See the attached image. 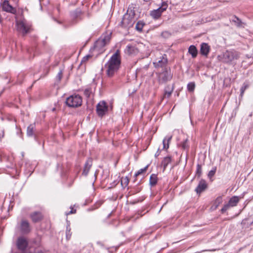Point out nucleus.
<instances>
[{
	"label": "nucleus",
	"instance_id": "19",
	"mask_svg": "<svg viewBox=\"0 0 253 253\" xmlns=\"http://www.w3.org/2000/svg\"><path fill=\"white\" fill-rule=\"evenodd\" d=\"M92 160L91 159H88V160L86 161L85 165L84 168V171L83 174H87L89 172V170L92 166Z\"/></svg>",
	"mask_w": 253,
	"mask_h": 253
},
{
	"label": "nucleus",
	"instance_id": "23",
	"mask_svg": "<svg viewBox=\"0 0 253 253\" xmlns=\"http://www.w3.org/2000/svg\"><path fill=\"white\" fill-rule=\"evenodd\" d=\"M232 20L238 27H242L243 22L237 16H234Z\"/></svg>",
	"mask_w": 253,
	"mask_h": 253
},
{
	"label": "nucleus",
	"instance_id": "46",
	"mask_svg": "<svg viewBox=\"0 0 253 253\" xmlns=\"http://www.w3.org/2000/svg\"><path fill=\"white\" fill-rule=\"evenodd\" d=\"M12 0L15 2L16 4H17L19 2V0Z\"/></svg>",
	"mask_w": 253,
	"mask_h": 253
},
{
	"label": "nucleus",
	"instance_id": "25",
	"mask_svg": "<svg viewBox=\"0 0 253 253\" xmlns=\"http://www.w3.org/2000/svg\"><path fill=\"white\" fill-rule=\"evenodd\" d=\"M158 180L157 175H151L150 177V184L154 186L156 184Z\"/></svg>",
	"mask_w": 253,
	"mask_h": 253
},
{
	"label": "nucleus",
	"instance_id": "49",
	"mask_svg": "<svg viewBox=\"0 0 253 253\" xmlns=\"http://www.w3.org/2000/svg\"><path fill=\"white\" fill-rule=\"evenodd\" d=\"M208 175L209 176L210 178L211 179V177L212 176H213L214 175L211 174V175Z\"/></svg>",
	"mask_w": 253,
	"mask_h": 253
},
{
	"label": "nucleus",
	"instance_id": "41",
	"mask_svg": "<svg viewBox=\"0 0 253 253\" xmlns=\"http://www.w3.org/2000/svg\"><path fill=\"white\" fill-rule=\"evenodd\" d=\"M63 76V72L62 70H60V72L58 73L57 75V78L58 79V80L60 81Z\"/></svg>",
	"mask_w": 253,
	"mask_h": 253
},
{
	"label": "nucleus",
	"instance_id": "35",
	"mask_svg": "<svg viewBox=\"0 0 253 253\" xmlns=\"http://www.w3.org/2000/svg\"><path fill=\"white\" fill-rule=\"evenodd\" d=\"M71 235V229L67 227L66 229V238L67 240H69L70 239Z\"/></svg>",
	"mask_w": 253,
	"mask_h": 253
},
{
	"label": "nucleus",
	"instance_id": "43",
	"mask_svg": "<svg viewBox=\"0 0 253 253\" xmlns=\"http://www.w3.org/2000/svg\"><path fill=\"white\" fill-rule=\"evenodd\" d=\"M216 168H213L211 170L208 174H214L216 172Z\"/></svg>",
	"mask_w": 253,
	"mask_h": 253
},
{
	"label": "nucleus",
	"instance_id": "47",
	"mask_svg": "<svg viewBox=\"0 0 253 253\" xmlns=\"http://www.w3.org/2000/svg\"><path fill=\"white\" fill-rule=\"evenodd\" d=\"M164 34H167V35H168L169 34V33L167 32H163L162 33V35L163 36Z\"/></svg>",
	"mask_w": 253,
	"mask_h": 253
},
{
	"label": "nucleus",
	"instance_id": "11",
	"mask_svg": "<svg viewBox=\"0 0 253 253\" xmlns=\"http://www.w3.org/2000/svg\"><path fill=\"white\" fill-rule=\"evenodd\" d=\"M2 10L8 13L16 15L17 9L16 7L12 6L9 3L8 0H4L1 3Z\"/></svg>",
	"mask_w": 253,
	"mask_h": 253
},
{
	"label": "nucleus",
	"instance_id": "38",
	"mask_svg": "<svg viewBox=\"0 0 253 253\" xmlns=\"http://www.w3.org/2000/svg\"><path fill=\"white\" fill-rule=\"evenodd\" d=\"M148 166H149L147 165L146 167H145L143 169H141L135 174H142L143 173L145 172L146 170H147V169L148 168Z\"/></svg>",
	"mask_w": 253,
	"mask_h": 253
},
{
	"label": "nucleus",
	"instance_id": "9",
	"mask_svg": "<svg viewBox=\"0 0 253 253\" xmlns=\"http://www.w3.org/2000/svg\"><path fill=\"white\" fill-rule=\"evenodd\" d=\"M18 229L23 234L29 233L31 231V227L29 221L24 219H22L18 226Z\"/></svg>",
	"mask_w": 253,
	"mask_h": 253
},
{
	"label": "nucleus",
	"instance_id": "44",
	"mask_svg": "<svg viewBox=\"0 0 253 253\" xmlns=\"http://www.w3.org/2000/svg\"><path fill=\"white\" fill-rule=\"evenodd\" d=\"M84 93L86 96L88 97L89 96V90L88 89H85L84 91Z\"/></svg>",
	"mask_w": 253,
	"mask_h": 253
},
{
	"label": "nucleus",
	"instance_id": "40",
	"mask_svg": "<svg viewBox=\"0 0 253 253\" xmlns=\"http://www.w3.org/2000/svg\"><path fill=\"white\" fill-rule=\"evenodd\" d=\"M4 131L3 128L0 127V141H1L2 138L4 137Z\"/></svg>",
	"mask_w": 253,
	"mask_h": 253
},
{
	"label": "nucleus",
	"instance_id": "5",
	"mask_svg": "<svg viewBox=\"0 0 253 253\" xmlns=\"http://www.w3.org/2000/svg\"><path fill=\"white\" fill-rule=\"evenodd\" d=\"M172 78V74L171 73L170 69L165 68L163 69L162 72L158 74V82L160 84H164L170 81Z\"/></svg>",
	"mask_w": 253,
	"mask_h": 253
},
{
	"label": "nucleus",
	"instance_id": "3",
	"mask_svg": "<svg viewBox=\"0 0 253 253\" xmlns=\"http://www.w3.org/2000/svg\"><path fill=\"white\" fill-rule=\"evenodd\" d=\"M16 24L17 30L22 34L23 36H25L29 33L31 25L25 19L16 21Z\"/></svg>",
	"mask_w": 253,
	"mask_h": 253
},
{
	"label": "nucleus",
	"instance_id": "14",
	"mask_svg": "<svg viewBox=\"0 0 253 253\" xmlns=\"http://www.w3.org/2000/svg\"><path fill=\"white\" fill-rule=\"evenodd\" d=\"M28 245V241L25 238L19 237L18 238L16 242V246L19 250L24 252L26 249Z\"/></svg>",
	"mask_w": 253,
	"mask_h": 253
},
{
	"label": "nucleus",
	"instance_id": "28",
	"mask_svg": "<svg viewBox=\"0 0 253 253\" xmlns=\"http://www.w3.org/2000/svg\"><path fill=\"white\" fill-rule=\"evenodd\" d=\"M249 84L248 83H244L242 85V86L241 87L240 89V96L241 97H243L244 92L249 87Z\"/></svg>",
	"mask_w": 253,
	"mask_h": 253
},
{
	"label": "nucleus",
	"instance_id": "15",
	"mask_svg": "<svg viewBox=\"0 0 253 253\" xmlns=\"http://www.w3.org/2000/svg\"><path fill=\"white\" fill-rule=\"evenodd\" d=\"M208 185L206 181L204 179L200 180L199 184L195 189V191L198 194H200L207 188Z\"/></svg>",
	"mask_w": 253,
	"mask_h": 253
},
{
	"label": "nucleus",
	"instance_id": "32",
	"mask_svg": "<svg viewBox=\"0 0 253 253\" xmlns=\"http://www.w3.org/2000/svg\"><path fill=\"white\" fill-rule=\"evenodd\" d=\"M174 87L173 84L172 85L168 84L165 87L164 91L172 92L174 90Z\"/></svg>",
	"mask_w": 253,
	"mask_h": 253
},
{
	"label": "nucleus",
	"instance_id": "21",
	"mask_svg": "<svg viewBox=\"0 0 253 253\" xmlns=\"http://www.w3.org/2000/svg\"><path fill=\"white\" fill-rule=\"evenodd\" d=\"M188 52L192 55L193 58H195L198 53V50L194 45H190L188 49Z\"/></svg>",
	"mask_w": 253,
	"mask_h": 253
},
{
	"label": "nucleus",
	"instance_id": "12",
	"mask_svg": "<svg viewBox=\"0 0 253 253\" xmlns=\"http://www.w3.org/2000/svg\"><path fill=\"white\" fill-rule=\"evenodd\" d=\"M168 63V59L167 55L164 54L160 58H157L153 62L154 66L155 68H165Z\"/></svg>",
	"mask_w": 253,
	"mask_h": 253
},
{
	"label": "nucleus",
	"instance_id": "30",
	"mask_svg": "<svg viewBox=\"0 0 253 253\" xmlns=\"http://www.w3.org/2000/svg\"><path fill=\"white\" fill-rule=\"evenodd\" d=\"M195 88V84L194 82H190L187 84V89L190 92H193Z\"/></svg>",
	"mask_w": 253,
	"mask_h": 253
},
{
	"label": "nucleus",
	"instance_id": "1",
	"mask_svg": "<svg viewBox=\"0 0 253 253\" xmlns=\"http://www.w3.org/2000/svg\"><path fill=\"white\" fill-rule=\"evenodd\" d=\"M121 56L120 51L117 50L111 56L104 67L106 69V73L108 77L111 78L117 73L121 67Z\"/></svg>",
	"mask_w": 253,
	"mask_h": 253
},
{
	"label": "nucleus",
	"instance_id": "37",
	"mask_svg": "<svg viewBox=\"0 0 253 253\" xmlns=\"http://www.w3.org/2000/svg\"><path fill=\"white\" fill-rule=\"evenodd\" d=\"M172 93V92H168H168L164 91V94L163 96L162 99H164L165 98H169L170 97Z\"/></svg>",
	"mask_w": 253,
	"mask_h": 253
},
{
	"label": "nucleus",
	"instance_id": "2",
	"mask_svg": "<svg viewBox=\"0 0 253 253\" xmlns=\"http://www.w3.org/2000/svg\"><path fill=\"white\" fill-rule=\"evenodd\" d=\"M111 33L101 37L94 43L92 50L93 52H96L97 55L102 53L105 50V46L108 44L111 40Z\"/></svg>",
	"mask_w": 253,
	"mask_h": 253
},
{
	"label": "nucleus",
	"instance_id": "10",
	"mask_svg": "<svg viewBox=\"0 0 253 253\" xmlns=\"http://www.w3.org/2000/svg\"><path fill=\"white\" fill-rule=\"evenodd\" d=\"M83 13L82 10L77 8L70 13V15L71 18V22L73 24H76L78 21L82 20V15Z\"/></svg>",
	"mask_w": 253,
	"mask_h": 253
},
{
	"label": "nucleus",
	"instance_id": "20",
	"mask_svg": "<svg viewBox=\"0 0 253 253\" xmlns=\"http://www.w3.org/2000/svg\"><path fill=\"white\" fill-rule=\"evenodd\" d=\"M171 162V157L169 156L166 157L164 158L162 162V167L163 169V172L165 170V169L167 168L169 164Z\"/></svg>",
	"mask_w": 253,
	"mask_h": 253
},
{
	"label": "nucleus",
	"instance_id": "27",
	"mask_svg": "<svg viewBox=\"0 0 253 253\" xmlns=\"http://www.w3.org/2000/svg\"><path fill=\"white\" fill-rule=\"evenodd\" d=\"M144 25L145 23L144 22L142 21H139L136 24L135 29L139 32H141L142 31Z\"/></svg>",
	"mask_w": 253,
	"mask_h": 253
},
{
	"label": "nucleus",
	"instance_id": "7",
	"mask_svg": "<svg viewBox=\"0 0 253 253\" xmlns=\"http://www.w3.org/2000/svg\"><path fill=\"white\" fill-rule=\"evenodd\" d=\"M134 22V17L132 15L126 14L122 18L120 25L124 28L129 29L133 26Z\"/></svg>",
	"mask_w": 253,
	"mask_h": 253
},
{
	"label": "nucleus",
	"instance_id": "42",
	"mask_svg": "<svg viewBox=\"0 0 253 253\" xmlns=\"http://www.w3.org/2000/svg\"><path fill=\"white\" fill-rule=\"evenodd\" d=\"M76 212V210H74L73 208H71V210L68 213H66V215H69L70 214L75 213Z\"/></svg>",
	"mask_w": 253,
	"mask_h": 253
},
{
	"label": "nucleus",
	"instance_id": "22",
	"mask_svg": "<svg viewBox=\"0 0 253 253\" xmlns=\"http://www.w3.org/2000/svg\"><path fill=\"white\" fill-rule=\"evenodd\" d=\"M239 201V199L238 197L233 196L230 199L228 203H229L231 207H234L237 205Z\"/></svg>",
	"mask_w": 253,
	"mask_h": 253
},
{
	"label": "nucleus",
	"instance_id": "52",
	"mask_svg": "<svg viewBox=\"0 0 253 253\" xmlns=\"http://www.w3.org/2000/svg\"><path fill=\"white\" fill-rule=\"evenodd\" d=\"M38 253H42V252H38Z\"/></svg>",
	"mask_w": 253,
	"mask_h": 253
},
{
	"label": "nucleus",
	"instance_id": "13",
	"mask_svg": "<svg viewBox=\"0 0 253 253\" xmlns=\"http://www.w3.org/2000/svg\"><path fill=\"white\" fill-rule=\"evenodd\" d=\"M108 111V106L105 101L100 102L96 106V111L99 116L102 117Z\"/></svg>",
	"mask_w": 253,
	"mask_h": 253
},
{
	"label": "nucleus",
	"instance_id": "29",
	"mask_svg": "<svg viewBox=\"0 0 253 253\" xmlns=\"http://www.w3.org/2000/svg\"><path fill=\"white\" fill-rule=\"evenodd\" d=\"M172 136L169 137L168 138H165L163 140V148L164 149H167L169 147V142L170 141Z\"/></svg>",
	"mask_w": 253,
	"mask_h": 253
},
{
	"label": "nucleus",
	"instance_id": "45",
	"mask_svg": "<svg viewBox=\"0 0 253 253\" xmlns=\"http://www.w3.org/2000/svg\"><path fill=\"white\" fill-rule=\"evenodd\" d=\"M56 9L58 11V12L59 13L60 12V5H58L57 6Z\"/></svg>",
	"mask_w": 253,
	"mask_h": 253
},
{
	"label": "nucleus",
	"instance_id": "8",
	"mask_svg": "<svg viewBox=\"0 0 253 253\" xmlns=\"http://www.w3.org/2000/svg\"><path fill=\"white\" fill-rule=\"evenodd\" d=\"M168 8V4L166 2H163L162 5L157 8L151 10L150 12V15L154 19H158L162 15V13L166 10Z\"/></svg>",
	"mask_w": 253,
	"mask_h": 253
},
{
	"label": "nucleus",
	"instance_id": "39",
	"mask_svg": "<svg viewBox=\"0 0 253 253\" xmlns=\"http://www.w3.org/2000/svg\"><path fill=\"white\" fill-rule=\"evenodd\" d=\"M202 173V167L201 165L198 164L197 166V169L196 174H201Z\"/></svg>",
	"mask_w": 253,
	"mask_h": 253
},
{
	"label": "nucleus",
	"instance_id": "26",
	"mask_svg": "<svg viewBox=\"0 0 253 253\" xmlns=\"http://www.w3.org/2000/svg\"><path fill=\"white\" fill-rule=\"evenodd\" d=\"M129 183V177L128 176H125L122 177L121 179V183L123 187H126Z\"/></svg>",
	"mask_w": 253,
	"mask_h": 253
},
{
	"label": "nucleus",
	"instance_id": "34",
	"mask_svg": "<svg viewBox=\"0 0 253 253\" xmlns=\"http://www.w3.org/2000/svg\"><path fill=\"white\" fill-rule=\"evenodd\" d=\"M230 207H231V205L228 203V204L225 205L221 209V211L222 213H224L227 210H228Z\"/></svg>",
	"mask_w": 253,
	"mask_h": 253
},
{
	"label": "nucleus",
	"instance_id": "33",
	"mask_svg": "<svg viewBox=\"0 0 253 253\" xmlns=\"http://www.w3.org/2000/svg\"><path fill=\"white\" fill-rule=\"evenodd\" d=\"M222 199L221 197H217L214 202V205L215 207V208H216L219 206V205H220L222 203Z\"/></svg>",
	"mask_w": 253,
	"mask_h": 253
},
{
	"label": "nucleus",
	"instance_id": "31",
	"mask_svg": "<svg viewBox=\"0 0 253 253\" xmlns=\"http://www.w3.org/2000/svg\"><path fill=\"white\" fill-rule=\"evenodd\" d=\"M180 146L183 150H188L189 147L188 144V139H186L183 142H181Z\"/></svg>",
	"mask_w": 253,
	"mask_h": 253
},
{
	"label": "nucleus",
	"instance_id": "48",
	"mask_svg": "<svg viewBox=\"0 0 253 253\" xmlns=\"http://www.w3.org/2000/svg\"><path fill=\"white\" fill-rule=\"evenodd\" d=\"M159 153L158 152V151L157 152V153L155 154V156L156 157H157L158 156H159Z\"/></svg>",
	"mask_w": 253,
	"mask_h": 253
},
{
	"label": "nucleus",
	"instance_id": "51",
	"mask_svg": "<svg viewBox=\"0 0 253 253\" xmlns=\"http://www.w3.org/2000/svg\"><path fill=\"white\" fill-rule=\"evenodd\" d=\"M145 1H148L149 0H144Z\"/></svg>",
	"mask_w": 253,
	"mask_h": 253
},
{
	"label": "nucleus",
	"instance_id": "6",
	"mask_svg": "<svg viewBox=\"0 0 253 253\" xmlns=\"http://www.w3.org/2000/svg\"><path fill=\"white\" fill-rule=\"evenodd\" d=\"M66 103L70 107H78L82 103V98L79 95H71L68 97Z\"/></svg>",
	"mask_w": 253,
	"mask_h": 253
},
{
	"label": "nucleus",
	"instance_id": "36",
	"mask_svg": "<svg viewBox=\"0 0 253 253\" xmlns=\"http://www.w3.org/2000/svg\"><path fill=\"white\" fill-rule=\"evenodd\" d=\"M92 57L90 55H87L84 57L82 60L81 64H83L84 63H85L87 62L91 57Z\"/></svg>",
	"mask_w": 253,
	"mask_h": 253
},
{
	"label": "nucleus",
	"instance_id": "4",
	"mask_svg": "<svg viewBox=\"0 0 253 253\" xmlns=\"http://www.w3.org/2000/svg\"><path fill=\"white\" fill-rule=\"evenodd\" d=\"M240 57V53L235 50H227L222 55V60L226 63H230L237 60Z\"/></svg>",
	"mask_w": 253,
	"mask_h": 253
},
{
	"label": "nucleus",
	"instance_id": "17",
	"mask_svg": "<svg viewBox=\"0 0 253 253\" xmlns=\"http://www.w3.org/2000/svg\"><path fill=\"white\" fill-rule=\"evenodd\" d=\"M210 50V46L206 43H202L201 45L200 53L203 55L207 56Z\"/></svg>",
	"mask_w": 253,
	"mask_h": 253
},
{
	"label": "nucleus",
	"instance_id": "50",
	"mask_svg": "<svg viewBox=\"0 0 253 253\" xmlns=\"http://www.w3.org/2000/svg\"><path fill=\"white\" fill-rule=\"evenodd\" d=\"M94 178H96V175H94Z\"/></svg>",
	"mask_w": 253,
	"mask_h": 253
},
{
	"label": "nucleus",
	"instance_id": "24",
	"mask_svg": "<svg viewBox=\"0 0 253 253\" xmlns=\"http://www.w3.org/2000/svg\"><path fill=\"white\" fill-rule=\"evenodd\" d=\"M35 125L31 124L27 128V134L29 136H32L34 134Z\"/></svg>",
	"mask_w": 253,
	"mask_h": 253
},
{
	"label": "nucleus",
	"instance_id": "16",
	"mask_svg": "<svg viewBox=\"0 0 253 253\" xmlns=\"http://www.w3.org/2000/svg\"><path fill=\"white\" fill-rule=\"evenodd\" d=\"M30 217L34 222H38L42 219L43 215L41 212L35 211L30 214Z\"/></svg>",
	"mask_w": 253,
	"mask_h": 253
},
{
	"label": "nucleus",
	"instance_id": "18",
	"mask_svg": "<svg viewBox=\"0 0 253 253\" xmlns=\"http://www.w3.org/2000/svg\"><path fill=\"white\" fill-rule=\"evenodd\" d=\"M137 52V49L132 44H128L125 49V53L129 55L135 54Z\"/></svg>",
	"mask_w": 253,
	"mask_h": 253
}]
</instances>
